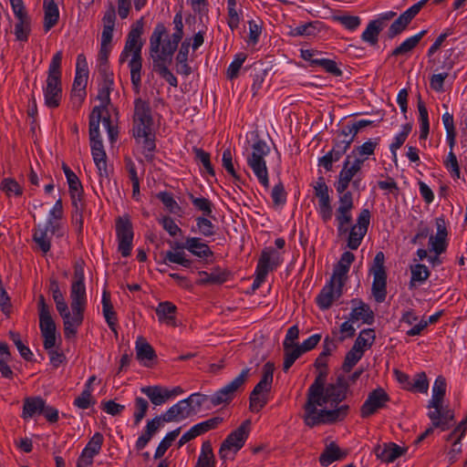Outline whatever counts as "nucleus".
Returning <instances> with one entry per match:
<instances>
[{
  "label": "nucleus",
  "mask_w": 467,
  "mask_h": 467,
  "mask_svg": "<svg viewBox=\"0 0 467 467\" xmlns=\"http://www.w3.org/2000/svg\"><path fill=\"white\" fill-rule=\"evenodd\" d=\"M315 366L318 369V374L307 389V399L304 406V422L310 428L343 420L349 410L346 404L337 407L347 397L346 379L339 377L335 383L325 386L327 377V357L320 353Z\"/></svg>",
  "instance_id": "obj_1"
},
{
  "label": "nucleus",
  "mask_w": 467,
  "mask_h": 467,
  "mask_svg": "<svg viewBox=\"0 0 467 467\" xmlns=\"http://www.w3.org/2000/svg\"><path fill=\"white\" fill-rule=\"evenodd\" d=\"M152 126L153 119L149 103L141 99H135L132 132L135 140L142 144L146 157L156 148Z\"/></svg>",
  "instance_id": "obj_2"
},
{
  "label": "nucleus",
  "mask_w": 467,
  "mask_h": 467,
  "mask_svg": "<svg viewBox=\"0 0 467 467\" xmlns=\"http://www.w3.org/2000/svg\"><path fill=\"white\" fill-rule=\"evenodd\" d=\"M165 36H167L165 26L161 23L157 24L150 37V53L153 60L154 70L171 87L176 88L178 86L177 78L167 67V62L171 60L172 55H165L164 49H161V43Z\"/></svg>",
  "instance_id": "obj_3"
},
{
  "label": "nucleus",
  "mask_w": 467,
  "mask_h": 467,
  "mask_svg": "<svg viewBox=\"0 0 467 467\" xmlns=\"http://www.w3.org/2000/svg\"><path fill=\"white\" fill-rule=\"evenodd\" d=\"M62 51H57L52 57L48 70L46 86L43 88L45 104L49 109H56L60 105L62 99L61 63Z\"/></svg>",
  "instance_id": "obj_4"
},
{
  "label": "nucleus",
  "mask_w": 467,
  "mask_h": 467,
  "mask_svg": "<svg viewBox=\"0 0 467 467\" xmlns=\"http://www.w3.org/2000/svg\"><path fill=\"white\" fill-rule=\"evenodd\" d=\"M70 307L71 312L69 311V322L67 323V339L76 337L78 328L83 323L84 312L87 307L86 286H70Z\"/></svg>",
  "instance_id": "obj_5"
},
{
  "label": "nucleus",
  "mask_w": 467,
  "mask_h": 467,
  "mask_svg": "<svg viewBox=\"0 0 467 467\" xmlns=\"http://www.w3.org/2000/svg\"><path fill=\"white\" fill-rule=\"evenodd\" d=\"M250 429L251 421L245 420L236 430L227 435L218 452L221 460L223 462L234 460L236 453L244 447L248 439Z\"/></svg>",
  "instance_id": "obj_6"
},
{
  "label": "nucleus",
  "mask_w": 467,
  "mask_h": 467,
  "mask_svg": "<svg viewBox=\"0 0 467 467\" xmlns=\"http://www.w3.org/2000/svg\"><path fill=\"white\" fill-rule=\"evenodd\" d=\"M270 152L265 141L258 140L252 145V150L246 157L248 166L251 168L258 182L265 188H269L268 171L265 157Z\"/></svg>",
  "instance_id": "obj_7"
},
{
  "label": "nucleus",
  "mask_w": 467,
  "mask_h": 467,
  "mask_svg": "<svg viewBox=\"0 0 467 467\" xmlns=\"http://www.w3.org/2000/svg\"><path fill=\"white\" fill-rule=\"evenodd\" d=\"M274 371V363L266 362L263 366L262 378L252 390L249 398V407L253 412H258L266 405L273 383Z\"/></svg>",
  "instance_id": "obj_8"
},
{
  "label": "nucleus",
  "mask_w": 467,
  "mask_h": 467,
  "mask_svg": "<svg viewBox=\"0 0 467 467\" xmlns=\"http://www.w3.org/2000/svg\"><path fill=\"white\" fill-rule=\"evenodd\" d=\"M384 263V253L378 252L369 268V273L373 275L371 292L378 303L384 302L387 296V272Z\"/></svg>",
  "instance_id": "obj_9"
},
{
  "label": "nucleus",
  "mask_w": 467,
  "mask_h": 467,
  "mask_svg": "<svg viewBox=\"0 0 467 467\" xmlns=\"http://www.w3.org/2000/svg\"><path fill=\"white\" fill-rule=\"evenodd\" d=\"M39 328L44 338L45 349L54 348L56 345V324L52 318L50 307L47 305L44 296L38 298Z\"/></svg>",
  "instance_id": "obj_10"
},
{
  "label": "nucleus",
  "mask_w": 467,
  "mask_h": 467,
  "mask_svg": "<svg viewBox=\"0 0 467 467\" xmlns=\"http://www.w3.org/2000/svg\"><path fill=\"white\" fill-rule=\"evenodd\" d=\"M250 368H244L238 376L231 380L224 387L217 390L209 398L213 406L230 402L235 396V393L243 388L250 376Z\"/></svg>",
  "instance_id": "obj_11"
},
{
  "label": "nucleus",
  "mask_w": 467,
  "mask_h": 467,
  "mask_svg": "<svg viewBox=\"0 0 467 467\" xmlns=\"http://www.w3.org/2000/svg\"><path fill=\"white\" fill-rule=\"evenodd\" d=\"M101 120V111L99 107H95L89 116V139L91 154L94 162L106 160L107 155L104 150L103 143L100 139L99 123Z\"/></svg>",
  "instance_id": "obj_12"
},
{
  "label": "nucleus",
  "mask_w": 467,
  "mask_h": 467,
  "mask_svg": "<svg viewBox=\"0 0 467 467\" xmlns=\"http://www.w3.org/2000/svg\"><path fill=\"white\" fill-rule=\"evenodd\" d=\"M116 235L119 252L123 257L130 256L132 250L133 228L128 215L117 218Z\"/></svg>",
  "instance_id": "obj_13"
},
{
  "label": "nucleus",
  "mask_w": 467,
  "mask_h": 467,
  "mask_svg": "<svg viewBox=\"0 0 467 467\" xmlns=\"http://www.w3.org/2000/svg\"><path fill=\"white\" fill-rule=\"evenodd\" d=\"M389 401V396L382 388L373 389L360 408V417L366 419L376 414L384 409Z\"/></svg>",
  "instance_id": "obj_14"
},
{
  "label": "nucleus",
  "mask_w": 467,
  "mask_h": 467,
  "mask_svg": "<svg viewBox=\"0 0 467 467\" xmlns=\"http://www.w3.org/2000/svg\"><path fill=\"white\" fill-rule=\"evenodd\" d=\"M344 285L345 282L331 276L329 283L322 288L317 296L316 301L319 308L328 309L342 296Z\"/></svg>",
  "instance_id": "obj_15"
},
{
  "label": "nucleus",
  "mask_w": 467,
  "mask_h": 467,
  "mask_svg": "<svg viewBox=\"0 0 467 467\" xmlns=\"http://www.w3.org/2000/svg\"><path fill=\"white\" fill-rule=\"evenodd\" d=\"M142 34V22L138 21L135 26H132L127 36L125 46L119 55V63L123 64L130 56L141 55L142 42L140 36Z\"/></svg>",
  "instance_id": "obj_16"
},
{
  "label": "nucleus",
  "mask_w": 467,
  "mask_h": 467,
  "mask_svg": "<svg viewBox=\"0 0 467 467\" xmlns=\"http://www.w3.org/2000/svg\"><path fill=\"white\" fill-rule=\"evenodd\" d=\"M370 222V212L368 209H363L358 216L357 223L354 224L348 237V247L351 250H357L364 236L368 232Z\"/></svg>",
  "instance_id": "obj_17"
},
{
  "label": "nucleus",
  "mask_w": 467,
  "mask_h": 467,
  "mask_svg": "<svg viewBox=\"0 0 467 467\" xmlns=\"http://www.w3.org/2000/svg\"><path fill=\"white\" fill-rule=\"evenodd\" d=\"M364 163V159L356 158L354 161L350 162V155H348L343 168L338 174V180L335 184L336 190L338 193L345 192L353 177L361 170Z\"/></svg>",
  "instance_id": "obj_18"
},
{
  "label": "nucleus",
  "mask_w": 467,
  "mask_h": 467,
  "mask_svg": "<svg viewBox=\"0 0 467 467\" xmlns=\"http://www.w3.org/2000/svg\"><path fill=\"white\" fill-rule=\"evenodd\" d=\"M315 195L318 199V213L324 223L331 220L333 209L328 193V187L323 178H319L314 185Z\"/></svg>",
  "instance_id": "obj_19"
},
{
  "label": "nucleus",
  "mask_w": 467,
  "mask_h": 467,
  "mask_svg": "<svg viewBox=\"0 0 467 467\" xmlns=\"http://www.w3.org/2000/svg\"><path fill=\"white\" fill-rule=\"evenodd\" d=\"M58 227V224L52 219H47L44 226L37 225L33 231V241L36 245V249L41 251L44 254H47L51 248V241L48 233L54 234Z\"/></svg>",
  "instance_id": "obj_20"
},
{
  "label": "nucleus",
  "mask_w": 467,
  "mask_h": 467,
  "mask_svg": "<svg viewBox=\"0 0 467 467\" xmlns=\"http://www.w3.org/2000/svg\"><path fill=\"white\" fill-rule=\"evenodd\" d=\"M429 0H420L403 12L389 26V36L394 37L406 29Z\"/></svg>",
  "instance_id": "obj_21"
},
{
  "label": "nucleus",
  "mask_w": 467,
  "mask_h": 467,
  "mask_svg": "<svg viewBox=\"0 0 467 467\" xmlns=\"http://www.w3.org/2000/svg\"><path fill=\"white\" fill-rule=\"evenodd\" d=\"M103 441L104 437L100 432L94 433L78 458L77 467H91L94 457L101 451Z\"/></svg>",
  "instance_id": "obj_22"
},
{
  "label": "nucleus",
  "mask_w": 467,
  "mask_h": 467,
  "mask_svg": "<svg viewBox=\"0 0 467 467\" xmlns=\"http://www.w3.org/2000/svg\"><path fill=\"white\" fill-rule=\"evenodd\" d=\"M436 234L431 235L429 238L430 250L436 254H441L447 249V236L448 231L444 219L437 218L436 222Z\"/></svg>",
  "instance_id": "obj_23"
},
{
  "label": "nucleus",
  "mask_w": 467,
  "mask_h": 467,
  "mask_svg": "<svg viewBox=\"0 0 467 467\" xmlns=\"http://www.w3.org/2000/svg\"><path fill=\"white\" fill-rule=\"evenodd\" d=\"M50 292L53 300L56 304L57 311L59 313L63 319L64 336L67 339V323L69 322V310L68 306L65 300L64 295L61 292L58 283L56 280L50 281Z\"/></svg>",
  "instance_id": "obj_24"
},
{
  "label": "nucleus",
  "mask_w": 467,
  "mask_h": 467,
  "mask_svg": "<svg viewBox=\"0 0 467 467\" xmlns=\"http://www.w3.org/2000/svg\"><path fill=\"white\" fill-rule=\"evenodd\" d=\"M196 410L187 399L178 401L164 413L166 422L180 421L194 414Z\"/></svg>",
  "instance_id": "obj_25"
},
{
  "label": "nucleus",
  "mask_w": 467,
  "mask_h": 467,
  "mask_svg": "<svg viewBox=\"0 0 467 467\" xmlns=\"http://www.w3.org/2000/svg\"><path fill=\"white\" fill-rule=\"evenodd\" d=\"M174 33L170 38L161 44V49H164L165 55H173L176 51L179 43L183 37V22L182 16L181 13H177L173 18Z\"/></svg>",
  "instance_id": "obj_26"
},
{
  "label": "nucleus",
  "mask_w": 467,
  "mask_h": 467,
  "mask_svg": "<svg viewBox=\"0 0 467 467\" xmlns=\"http://www.w3.org/2000/svg\"><path fill=\"white\" fill-rule=\"evenodd\" d=\"M164 420V414L156 416L150 420H148L143 433L138 438L135 443V449L140 451L143 450L150 442L155 433L162 427Z\"/></svg>",
  "instance_id": "obj_27"
},
{
  "label": "nucleus",
  "mask_w": 467,
  "mask_h": 467,
  "mask_svg": "<svg viewBox=\"0 0 467 467\" xmlns=\"http://www.w3.org/2000/svg\"><path fill=\"white\" fill-rule=\"evenodd\" d=\"M352 310L349 314L350 321L371 325L374 322V313L370 306L361 300H352Z\"/></svg>",
  "instance_id": "obj_28"
},
{
  "label": "nucleus",
  "mask_w": 467,
  "mask_h": 467,
  "mask_svg": "<svg viewBox=\"0 0 467 467\" xmlns=\"http://www.w3.org/2000/svg\"><path fill=\"white\" fill-rule=\"evenodd\" d=\"M428 408L433 409L428 413L433 427L440 428L441 431L448 430L451 426V422L453 420V414L450 410H443L442 405L430 406L429 404Z\"/></svg>",
  "instance_id": "obj_29"
},
{
  "label": "nucleus",
  "mask_w": 467,
  "mask_h": 467,
  "mask_svg": "<svg viewBox=\"0 0 467 467\" xmlns=\"http://www.w3.org/2000/svg\"><path fill=\"white\" fill-rule=\"evenodd\" d=\"M281 263L280 254L274 249H265L258 260L256 268L261 276L267 275L269 271L277 267Z\"/></svg>",
  "instance_id": "obj_30"
},
{
  "label": "nucleus",
  "mask_w": 467,
  "mask_h": 467,
  "mask_svg": "<svg viewBox=\"0 0 467 467\" xmlns=\"http://www.w3.org/2000/svg\"><path fill=\"white\" fill-rule=\"evenodd\" d=\"M62 168L68 183L72 203L76 208H78V202H81L83 192L81 182L76 173L71 171L67 165L63 164Z\"/></svg>",
  "instance_id": "obj_31"
},
{
  "label": "nucleus",
  "mask_w": 467,
  "mask_h": 467,
  "mask_svg": "<svg viewBox=\"0 0 467 467\" xmlns=\"http://www.w3.org/2000/svg\"><path fill=\"white\" fill-rule=\"evenodd\" d=\"M186 250L200 259H208L213 256L210 246L199 237H186Z\"/></svg>",
  "instance_id": "obj_32"
},
{
  "label": "nucleus",
  "mask_w": 467,
  "mask_h": 467,
  "mask_svg": "<svg viewBox=\"0 0 467 467\" xmlns=\"http://www.w3.org/2000/svg\"><path fill=\"white\" fill-rule=\"evenodd\" d=\"M404 450L396 443L389 442L375 448L377 458L385 462H392L404 453Z\"/></svg>",
  "instance_id": "obj_33"
},
{
  "label": "nucleus",
  "mask_w": 467,
  "mask_h": 467,
  "mask_svg": "<svg viewBox=\"0 0 467 467\" xmlns=\"http://www.w3.org/2000/svg\"><path fill=\"white\" fill-rule=\"evenodd\" d=\"M136 358L145 367H149L157 356L153 348L142 337L136 340Z\"/></svg>",
  "instance_id": "obj_34"
},
{
  "label": "nucleus",
  "mask_w": 467,
  "mask_h": 467,
  "mask_svg": "<svg viewBox=\"0 0 467 467\" xmlns=\"http://www.w3.org/2000/svg\"><path fill=\"white\" fill-rule=\"evenodd\" d=\"M176 311V306L169 301L159 303L155 309L159 321L171 327L177 326L175 319Z\"/></svg>",
  "instance_id": "obj_35"
},
{
  "label": "nucleus",
  "mask_w": 467,
  "mask_h": 467,
  "mask_svg": "<svg viewBox=\"0 0 467 467\" xmlns=\"http://www.w3.org/2000/svg\"><path fill=\"white\" fill-rule=\"evenodd\" d=\"M44 30L48 32L54 27L59 19V10L55 0H44Z\"/></svg>",
  "instance_id": "obj_36"
},
{
  "label": "nucleus",
  "mask_w": 467,
  "mask_h": 467,
  "mask_svg": "<svg viewBox=\"0 0 467 467\" xmlns=\"http://www.w3.org/2000/svg\"><path fill=\"white\" fill-rule=\"evenodd\" d=\"M88 74L76 73L73 88L71 93V100L74 105L79 106L86 97V86L88 83Z\"/></svg>",
  "instance_id": "obj_37"
},
{
  "label": "nucleus",
  "mask_w": 467,
  "mask_h": 467,
  "mask_svg": "<svg viewBox=\"0 0 467 467\" xmlns=\"http://www.w3.org/2000/svg\"><path fill=\"white\" fill-rule=\"evenodd\" d=\"M191 42L189 39H185L176 55V71L178 74L183 76H189L192 74V67L188 64V55Z\"/></svg>",
  "instance_id": "obj_38"
},
{
  "label": "nucleus",
  "mask_w": 467,
  "mask_h": 467,
  "mask_svg": "<svg viewBox=\"0 0 467 467\" xmlns=\"http://www.w3.org/2000/svg\"><path fill=\"white\" fill-rule=\"evenodd\" d=\"M198 275V285H220L224 283L228 277V273L219 267L213 268L211 273L200 271Z\"/></svg>",
  "instance_id": "obj_39"
},
{
  "label": "nucleus",
  "mask_w": 467,
  "mask_h": 467,
  "mask_svg": "<svg viewBox=\"0 0 467 467\" xmlns=\"http://www.w3.org/2000/svg\"><path fill=\"white\" fill-rule=\"evenodd\" d=\"M347 452L342 451L341 449L335 443L330 442L327 444L319 457V462L322 466L327 467L332 462L344 459Z\"/></svg>",
  "instance_id": "obj_40"
},
{
  "label": "nucleus",
  "mask_w": 467,
  "mask_h": 467,
  "mask_svg": "<svg viewBox=\"0 0 467 467\" xmlns=\"http://www.w3.org/2000/svg\"><path fill=\"white\" fill-rule=\"evenodd\" d=\"M111 41L110 39L101 38L100 49L98 55L99 71L103 76L113 74L109 68V57L111 52Z\"/></svg>",
  "instance_id": "obj_41"
},
{
  "label": "nucleus",
  "mask_w": 467,
  "mask_h": 467,
  "mask_svg": "<svg viewBox=\"0 0 467 467\" xmlns=\"http://www.w3.org/2000/svg\"><path fill=\"white\" fill-rule=\"evenodd\" d=\"M355 260V255L351 252H344L341 254V257L338 263L336 265L334 268V272L332 276L339 279L343 282L347 279V275L349 271L351 264Z\"/></svg>",
  "instance_id": "obj_42"
},
{
  "label": "nucleus",
  "mask_w": 467,
  "mask_h": 467,
  "mask_svg": "<svg viewBox=\"0 0 467 467\" xmlns=\"http://www.w3.org/2000/svg\"><path fill=\"white\" fill-rule=\"evenodd\" d=\"M140 391L145 394L155 406L162 405L169 400L166 388L159 385L143 387L140 389Z\"/></svg>",
  "instance_id": "obj_43"
},
{
  "label": "nucleus",
  "mask_w": 467,
  "mask_h": 467,
  "mask_svg": "<svg viewBox=\"0 0 467 467\" xmlns=\"http://www.w3.org/2000/svg\"><path fill=\"white\" fill-rule=\"evenodd\" d=\"M239 0H227V25L232 31L237 29L242 20L243 10Z\"/></svg>",
  "instance_id": "obj_44"
},
{
  "label": "nucleus",
  "mask_w": 467,
  "mask_h": 467,
  "mask_svg": "<svg viewBox=\"0 0 467 467\" xmlns=\"http://www.w3.org/2000/svg\"><path fill=\"white\" fill-rule=\"evenodd\" d=\"M44 405L45 400L40 397L26 398L24 400L22 417L28 419L41 414Z\"/></svg>",
  "instance_id": "obj_45"
},
{
  "label": "nucleus",
  "mask_w": 467,
  "mask_h": 467,
  "mask_svg": "<svg viewBox=\"0 0 467 467\" xmlns=\"http://www.w3.org/2000/svg\"><path fill=\"white\" fill-rule=\"evenodd\" d=\"M129 68L130 70V80L133 88L136 91L140 90L141 84V70H142V57L141 55L131 56V59L129 61Z\"/></svg>",
  "instance_id": "obj_46"
},
{
  "label": "nucleus",
  "mask_w": 467,
  "mask_h": 467,
  "mask_svg": "<svg viewBox=\"0 0 467 467\" xmlns=\"http://www.w3.org/2000/svg\"><path fill=\"white\" fill-rule=\"evenodd\" d=\"M211 218L207 216H197L195 218L196 228H192V232H196L204 237H211L216 233V225L213 223Z\"/></svg>",
  "instance_id": "obj_47"
},
{
  "label": "nucleus",
  "mask_w": 467,
  "mask_h": 467,
  "mask_svg": "<svg viewBox=\"0 0 467 467\" xmlns=\"http://www.w3.org/2000/svg\"><path fill=\"white\" fill-rule=\"evenodd\" d=\"M102 22L103 30L101 33V38L112 40L116 22V11L113 5H110L105 12L102 17Z\"/></svg>",
  "instance_id": "obj_48"
},
{
  "label": "nucleus",
  "mask_w": 467,
  "mask_h": 467,
  "mask_svg": "<svg viewBox=\"0 0 467 467\" xmlns=\"http://www.w3.org/2000/svg\"><path fill=\"white\" fill-rule=\"evenodd\" d=\"M383 28V23L379 19L372 20L367 26L365 31L362 33L361 38L363 41L374 46L378 43V36Z\"/></svg>",
  "instance_id": "obj_49"
},
{
  "label": "nucleus",
  "mask_w": 467,
  "mask_h": 467,
  "mask_svg": "<svg viewBox=\"0 0 467 467\" xmlns=\"http://www.w3.org/2000/svg\"><path fill=\"white\" fill-rule=\"evenodd\" d=\"M446 380L442 376H438L432 387V397L431 399L430 406L442 405L443 398L446 393Z\"/></svg>",
  "instance_id": "obj_50"
},
{
  "label": "nucleus",
  "mask_w": 467,
  "mask_h": 467,
  "mask_svg": "<svg viewBox=\"0 0 467 467\" xmlns=\"http://www.w3.org/2000/svg\"><path fill=\"white\" fill-rule=\"evenodd\" d=\"M426 33V30H422L415 36L407 38L392 51L391 55L398 57L410 52L419 44Z\"/></svg>",
  "instance_id": "obj_51"
},
{
  "label": "nucleus",
  "mask_w": 467,
  "mask_h": 467,
  "mask_svg": "<svg viewBox=\"0 0 467 467\" xmlns=\"http://www.w3.org/2000/svg\"><path fill=\"white\" fill-rule=\"evenodd\" d=\"M197 464L202 467L215 466V457L210 441H205L202 442Z\"/></svg>",
  "instance_id": "obj_52"
},
{
  "label": "nucleus",
  "mask_w": 467,
  "mask_h": 467,
  "mask_svg": "<svg viewBox=\"0 0 467 467\" xmlns=\"http://www.w3.org/2000/svg\"><path fill=\"white\" fill-rule=\"evenodd\" d=\"M15 25V36L19 41H27L31 31V19L29 16L17 17Z\"/></svg>",
  "instance_id": "obj_53"
},
{
  "label": "nucleus",
  "mask_w": 467,
  "mask_h": 467,
  "mask_svg": "<svg viewBox=\"0 0 467 467\" xmlns=\"http://www.w3.org/2000/svg\"><path fill=\"white\" fill-rule=\"evenodd\" d=\"M304 353L305 351L299 345L289 346V348H284L283 370L286 372Z\"/></svg>",
  "instance_id": "obj_54"
},
{
  "label": "nucleus",
  "mask_w": 467,
  "mask_h": 467,
  "mask_svg": "<svg viewBox=\"0 0 467 467\" xmlns=\"http://www.w3.org/2000/svg\"><path fill=\"white\" fill-rule=\"evenodd\" d=\"M113 74H109L104 76V83L102 88L99 89L98 99L101 101V105L99 106L100 108V111L107 107V105L110 102V91L113 87Z\"/></svg>",
  "instance_id": "obj_55"
},
{
  "label": "nucleus",
  "mask_w": 467,
  "mask_h": 467,
  "mask_svg": "<svg viewBox=\"0 0 467 467\" xmlns=\"http://www.w3.org/2000/svg\"><path fill=\"white\" fill-rule=\"evenodd\" d=\"M375 340V332L371 328L363 329L359 332L358 337L355 340L354 347L365 352L369 348Z\"/></svg>",
  "instance_id": "obj_56"
},
{
  "label": "nucleus",
  "mask_w": 467,
  "mask_h": 467,
  "mask_svg": "<svg viewBox=\"0 0 467 467\" xmlns=\"http://www.w3.org/2000/svg\"><path fill=\"white\" fill-rule=\"evenodd\" d=\"M411 278L410 281V287H413L416 284H422L430 276V271L428 267L421 264H417L410 267Z\"/></svg>",
  "instance_id": "obj_57"
},
{
  "label": "nucleus",
  "mask_w": 467,
  "mask_h": 467,
  "mask_svg": "<svg viewBox=\"0 0 467 467\" xmlns=\"http://www.w3.org/2000/svg\"><path fill=\"white\" fill-rule=\"evenodd\" d=\"M0 190L7 197H19L23 194V187L13 178H5L0 183Z\"/></svg>",
  "instance_id": "obj_58"
},
{
  "label": "nucleus",
  "mask_w": 467,
  "mask_h": 467,
  "mask_svg": "<svg viewBox=\"0 0 467 467\" xmlns=\"http://www.w3.org/2000/svg\"><path fill=\"white\" fill-rule=\"evenodd\" d=\"M223 421L220 416L210 418L192 426L197 436H200L209 431L217 429Z\"/></svg>",
  "instance_id": "obj_59"
},
{
  "label": "nucleus",
  "mask_w": 467,
  "mask_h": 467,
  "mask_svg": "<svg viewBox=\"0 0 467 467\" xmlns=\"http://www.w3.org/2000/svg\"><path fill=\"white\" fill-rule=\"evenodd\" d=\"M379 143V138L369 140L364 142L362 145L357 147L352 153L356 154V158L364 159V161L368 156L373 155L376 148Z\"/></svg>",
  "instance_id": "obj_60"
},
{
  "label": "nucleus",
  "mask_w": 467,
  "mask_h": 467,
  "mask_svg": "<svg viewBox=\"0 0 467 467\" xmlns=\"http://www.w3.org/2000/svg\"><path fill=\"white\" fill-rule=\"evenodd\" d=\"M441 316V312H437L430 316L427 320L421 318L415 326L406 332V335L409 337L420 336L429 325L436 323Z\"/></svg>",
  "instance_id": "obj_61"
},
{
  "label": "nucleus",
  "mask_w": 467,
  "mask_h": 467,
  "mask_svg": "<svg viewBox=\"0 0 467 467\" xmlns=\"http://www.w3.org/2000/svg\"><path fill=\"white\" fill-rule=\"evenodd\" d=\"M190 200L192 201L193 206L198 211L202 213V216L213 217V205L209 199L204 198V197H195L192 194H190Z\"/></svg>",
  "instance_id": "obj_62"
},
{
  "label": "nucleus",
  "mask_w": 467,
  "mask_h": 467,
  "mask_svg": "<svg viewBox=\"0 0 467 467\" xmlns=\"http://www.w3.org/2000/svg\"><path fill=\"white\" fill-rule=\"evenodd\" d=\"M411 130L412 125L410 123H406L405 125L402 126L401 131L395 136L392 143L389 146L394 158H396L397 150H399L403 145Z\"/></svg>",
  "instance_id": "obj_63"
},
{
  "label": "nucleus",
  "mask_w": 467,
  "mask_h": 467,
  "mask_svg": "<svg viewBox=\"0 0 467 467\" xmlns=\"http://www.w3.org/2000/svg\"><path fill=\"white\" fill-rule=\"evenodd\" d=\"M363 355L364 352H362V350H359L353 346L346 355L343 363V369L345 371H350L352 368L361 359Z\"/></svg>",
  "instance_id": "obj_64"
}]
</instances>
